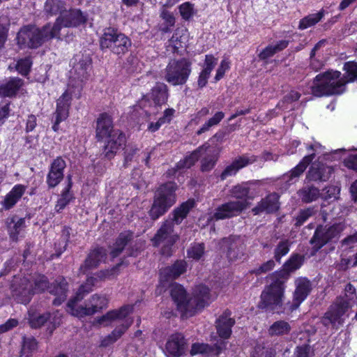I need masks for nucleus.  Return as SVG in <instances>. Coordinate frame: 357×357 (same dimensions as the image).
Wrapping results in <instances>:
<instances>
[{
  "mask_svg": "<svg viewBox=\"0 0 357 357\" xmlns=\"http://www.w3.org/2000/svg\"><path fill=\"white\" fill-rule=\"evenodd\" d=\"M345 74L341 77L339 71H327L319 74L314 79L312 93L317 97L341 94L345 90V85L357 77V63L347 62L344 64Z\"/></svg>",
  "mask_w": 357,
  "mask_h": 357,
  "instance_id": "nucleus-1",
  "label": "nucleus"
},
{
  "mask_svg": "<svg viewBox=\"0 0 357 357\" xmlns=\"http://www.w3.org/2000/svg\"><path fill=\"white\" fill-rule=\"evenodd\" d=\"M356 296L355 287L351 283L347 284L344 288V297L337 298L321 318V323L326 327L332 325L334 328H338L344 322L343 316L351 307L349 301Z\"/></svg>",
  "mask_w": 357,
  "mask_h": 357,
  "instance_id": "nucleus-2",
  "label": "nucleus"
},
{
  "mask_svg": "<svg viewBox=\"0 0 357 357\" xmlns=\"http://www.w3.org/2000/svg\"><path fill=\"white\" fill-rule=\"evenodd\" d=\"M52 38H56V36L50 23L43 26L42 29L34 25L24 26L17 36V44L21 48L36 49Z\"/></svg>",
  "mask_w": 357,
  "mask_h": 357,
  "instance_id": "nucleus-3",
  "label": "nucleus"
},
{
  "mask_svg": "<svg viewBox=\"0 0 357 357\" xmlns=\"http://www.w3.org/2000/svg\"><path fill=\"white\" fill-rule=\"evenodd\" d=\"M281 279L275 277V274L270 276L271 282L265 287L261 294V301L259 307L266 310H278L282 309L284 298L285 282L287 276Z\"/></svg>",
  "mask_w": 357,
  "mask_h": 357,
  "instance_id": "nucleus-4",
  "label": "nucleus"
},
{
  "mask_svg": "<svg viewBox=\"0 0 357 357\" xmlns=\"http://www.w3.org/2000/svg\"><path fill=\"white\" fill-rule=\"evenodd\" d=\"M177 185L175 183L167 182L161 185L155 191L149 216L153 220L163 215L176 203V190Z\"/></svg>",
  "mask_w": 357,
  "mask_h": 357,
  "instance_id": "nucleus-5",
  "label": "nucleus"
},
{
  "mask_svg": "<svg viewBox=\"0 0 357 357\" xmlns=\"http://www.w3.org/2000/svg\"><path fill=\"white\" fill-rule=\"evenodd\" d=\"M131 46V40L113 27L105 28L100 38V47L102 50H108L119 57L126 54Z\"/></svg>",
  "mask_w": 357,
  "mask_h": 357,
  "instance_id": "nucleus-6",
  "label": "nucleus"
},
{
  "mask_svg": "<svg viewBox=\"0 0 357 357\" xmlns=\"http://www.w3.org/2000/svg\"><path fill=\"white\" fill-rule=\"evenodd\" d=\"M191 66L185 58L171 60L165 68V79L173 86L185 84L191 73Z\"/></svg>",
  "mask_w": 357,
  "mask_h": 357,
  "instance_id": "nucleus-7",
  "label": "nucleus"
},
{
  "mask_svg": "<svg viewBox=\"0 0 357 357\" xmlns=\"http://www.w3.org/2000/svg\"><path fill=\"white\" fill-rule=\"evenodd\" d=\"M345 227V225L342 222L335 223L332 225H319L310 243L314 245L316 250H318L328 243L337 241Z\"/></svg>",
  "mask_w": 357,
  "mask_h": 357,
  "instance_id": "nucleus-8",
  "label": "nucleus"
},
{
  "mask_svg": "<svg viewBox=\"0 0 357 357\" xmlns=\"http://www.w3.org/2000/svg\"><path fill=\"white\" fill-rule=\"evenodd\" d=\"M86 22V17L79 9L65 8V11L61 13L55 20L54 23L51 24L52 29L56 38H61V30L62 27H77Z\"/></svg>",
  "mask_w": 357,
  "mask_h": 357,
  "instance_id": "nucleus-9",
  "label": "nucleus"
},
{
  "mask_svg": "<svg viewBox=\"0 0 357 357\" xmlns=\"http://www.w3.org/2000/svg\"><path fill=\"white\" fill-rule=\"evenodd\" d=\"M108 298L105 295L95 294L92 295L85 305H78L72 308L69 312L78 317L91 316L102 309L107 307Z\"/></svg>",
  "mask_w": 357,
  "mask_h": 357,
  "instance_id": "nucleus-10",
  "label": "nucleus"
},
{
  "mask_svg": "<svg viewBox=\"0 0 357 357\" xmlns=\"http://www.w3.org/2000/svg\"><path fill=\"white\" fill-rule=\"evenodd\" d=\"M179 236L174 232L172 221L165 220L151 238L154 247L162 245L165 248H171L178 240Z\"/></svg>",
  "mask_w": 357,
  "mask_h": 357,
  "instance_id": "nucleus-11",
  "label": "nucleus"
},
{
  "mask_svg": "<svg viewBox=\"0 0 357 357\" xmlns=\"http://www.w3.org/2000/svg\"><path fill=\"white\" fill-rule=\"evenodd\" d=\"M222 249L226 252L227 259L230 261L241 259L245 253V244L238 236H229L221 240Z\"/></svg>",
  "mask_w": 357,
  "mask_h": 357,
  "instance_id": "nucleus-12",
  "label": "nucleus"
},
{
  "mask_svg": "<svg viewBox=\"0 0 357 357\" xmlns=\"http://www.w3.org/2000/svg\"><path fill=\"white\" fill-rule=\"evenodd\" d=\"M211 302L209 289L205 285L197 286L190 298V317L193 316L197 310H202Z\"/></svg>",
  "mask_w": 357,
  "mask_h": 357,
  "instance_id": "nucleus-13",
  "label": "nucleus"
},
{
  "mask_svg": "<svg viewBox=\"0 0 357 357\" xmlns=\"http://www.w3.org/2000/svg\"><path fill=\"white\" fill-rule=\"evenodd\" d=\"M247 208L245 200L229 202L218 206L213 215L215 220H224L238 215Z\"/></svg>",
  "mask_w": 357,
  "mask_h": 357,
  "instance_id": "nucleus-14",
  "label": "nucleus"
},
{
  "mask_svg": "<svg viewBox=\"0 0 357 357\" xmlns=\"http://www.w3.org/2000/svg\"><path fill=\"white\" fill-rule=\"evenodd\" d=\"M107 141L104 145L101 155L107 160L114 158L117 151L125 144L126 139L124 133L120 130H116L112 135L106 137Z\"/></svg>",
  "mask_w": 357,
  "mask_h": 357,
  "instance_id": "nucleus-15",
  "label": "nucleus"
},
{
  "mask_svg": "<svg viewBox=\"0 0 357 357\" xmlns=\"http://www.w3.org/2000/svg\"><path fill=\"white\" fill-rule=\"evenodd\" d=\"M106 258L107 251L104 248L96 247L91 249L79 266V273L86 274L89 271L97 268Z\"/></svg>",
  "mask_w": 357,
  "mask_h": 357,
  "instance_id": "nucleus-16",
  "label": "nucleus"
},
{
  "mask_svg": "<svg viewBox=\"0 0 357 357\" xmlns=\"http://www.w3.org/2000/svg\"><path fill=\"white\" fill-rule=\"evenodd\" d=\"M71 100V95L68 91H65L57 100L56 109L52 116V121H54L52 129L55 132L59 130V123L68 118Z\"/></svg>",
  "mask_w": 357,
  "mask_h": 357,
  "instance_id": "nucleus-17",
  "label": "nucleus"
},
{
  "mask_svg": "<svg viewBox=\"0 0 357 357\" xmlns=\"http://www.w3.org/2000/svg\"><path fill=\"white\" fill-rule=\"evenodd\" d=\"M187 263L184 260H177L172 266L162 268L160 271V282L162 287L178 278L186 271Z\"/></svg>",
  "mask_w": 357,
  "mask_h": 357,
  "instance_id": "nucleus-18",
  "label": "nucleus"
},
{
  "mask_svg": "<svg viewBox=\"0 0 357 357\" xmlns=\"http://www.w3.org/2000/svg\"><path fill=\"white\" fill-rule=\"evenodd\" d=\"M171 296L177 306V309L182 313V316L190 317V298L183 286L175 283L171 286Z\"/></svg>",
  "mask_w": 357,
  "mask_h": 357,
  "instance_id": "nucleus-19",
  "label": "nucleus"
},
{
  "mask_svg": "<svg viewBox=\"0 0 357 357\" xmlns=\"http://www.w3.org/2000/svg\"><path fill=\"white\" fill-rule=\"evenodd\" d=\"M280 195L276 192L268 194L252 209L254 215H259L262 213L267 214L277 212L280 208Z\"/></svg>",
  "mask_w": 357,
  "mask_h": 357,
  "instance_id": "nucleus-20",
  "label": "nucleus"
},
{
  "mask_svg": "<svg viewBox=\"0 0 357 357\" xmlns=\"http://www.w3.org/2000/svg\"><path fill=\"white\" fill-rule=\"evenodd\" d=\"M13 297L17 303L27 304L34 294L33 292V284L26 278L20 279L18 284L15 282L13 284Z\"/></svg>",
  "mask_w": 357,
  "mask_h": 357,
  "instance_id": "nucleus-21",
  "label": "nucleus"
},
{
  "mask_svg": "<svg viewBox=\"0 0 357 357\" xmlns=\"http://www.w3.org/2000/svg\"><path fill=\"white\" fill-rule=\"evenodd\" d=\"M117 129H114L113 120L107 113H102L96 120V137L98 141H102L108 137Z\"/></svg>",
  "mask_w": 357,
  "mask_h": 357,
  "instance_id": "nucleus-22",
  "label": "nucleus"
},
{
  "mask_svg": "<svg viewBox=\"0 0 357 357\" xmlns=\"http://www.w3.org/2000/svg\"><path fill=\"white\" fill-rule=\"evenodd\" d=\"M66 167V161L61 157H57L53 160L47 176V183L49 188L56 187L63 180Z\"/></svg>",
  "mask_w": 357,
  "mask_h": 357,
  "instance_id": "nucleus-23",
  "label": "nucleus"
},
{
  "mask_svg": "<svg viewBox=\"0 0 357 357\" xmlns=\"http://www.w3.org/2000/svg\"><path fill=\"white\" fill-rule=\"evenodd\" d=\"M73 68L71 73L76 76L75 79L83 81L89 75L91 68V58L89 55H76L74 58Z\"/></svg>",
  "mask_w": 357,
  "mask_h": 357,
  "instance_id": "nucleus-24",
  "label": "nucleus"
},
{
  "mask_svg": "<svg viewBox=\"0 0 357 357\" xmlns=\"http://www.w3.org/2000/svg\"><path fill=\"white\" fill-rule=\"evenodd\" d=\"M256 157L254 155L249 156L243 155L236 158L231 164L227 166L223 170L220 177L222 181L227 178L235 175L239 169L246 167L250 164H252L256 161Z\"/></svg>",
  "mask_w": 357,
  "mask_h": 357,
  "instance_id": "nucleus-25",
  "label": "nucleus"
},
{
  "mask_svg": "<svg viewBox=\"0 0 357 357\" xmlns=\"http://www.w3.org/2000/svg\"><path fill=\"white\" fill-rule=\"evenodd\" d=\"M231 311L226 310L215 321L217 333L222 338L227 339L231 335V328L235 324V320L231 318Z\"/></svg>",
  "mask_w": 357,
  "mask_h": 357,
  "instance_id": "nucleus-26",
  "label": "nucleus"
},
{
  "mask_svg": "<svg viewBox=\"0 0 357 357\" xmlns=\"http://www.w3.org/2000/svg\"><path fill=\"white\" fill-rule=\"evenodd\" d=\"M314 157V153H311L305 156L294 168L282 176L283 180H284L289 185L295 183L301 175H302L305 172L307 167L312 161Z\"/></svg>",
  "mask_w": 357,
  "mask_h": 357,
  "instance_id": "nucleus-27",
  "label": "nucleus"
},
{
  "mask_svg": "<svg viewBox=\"0 0 357 357\" xmlns=\"http://www.w3.org/2000/svg\"><path fill=\"white\" fill-rule=\"evenodd\" d=\"M333 169L324 164L313 165L306 175V179L312 181H326L329 179Z\"/></svg>",
  "mask_w": 357,
  "mask_h": 357,
  "instance_id": "nucleus-28",
  "label": "nucleus"
},
{
  "mask_svg": "<svg viewBox=\"0 0 357 357\" xmlns=\"http://www.w3.org/2000/svg\"><path fill=\"white\" fill-rule=\"evenodd\" d=\"M68 282L64 278H59L50 287V293L56 298L52 303L54 305H60L67 298Z\"/></svg>",
  "mask_w": 357,
  "mask_h": 357,
  "instance_id": "nucleus-29",
  "label": "nucleus"
},
{
  "mask_svg": "<svg viewBox=\"0 0 357 357\" xmlns=\"http://www.w3.org/2000/svg\"><path fill=\"white\" fill-rule=\"evenodd\" d=\"M304 257L299 254H294L283 265L282 270L275 272V277L282 279V276H287V280L289 279L291 273L298 269L303 264Z\"/></svg>",
  "mask_w": 357,
  "mask_h": 357,
  "instance_id": "nucleus-30",
  "label": "nucleus"
},
{
  "mask_svg": "<svg viewBox=\"0 0 357 357\" xmlns=\"http://www.w3.org/2000/svg\"><path fill=\"white\" fill-rule=\"evenodd\" d=\"M195 202L193 199H188L182 203L179 206L174 209L169 215V220L172 224L179 225L188 216V214L192 208L195 207Z\"/></svg>",
  "mask_w": 357,
  "mask_h": 357,
  "instance_id": "nucleus-31",
  "label": "nucleus"
},
{
  "mask_svg": "<svg viewBox=\"0 0 357 357\" xmlns=\"http://www.w3.org/2000/svg\"><path fill=\"white\" fill-rule=\"evenodd\" d=\"M6 225L10 238L13 241L18 239V235L26 227L25 218L13 215L6 219Z\"/></svg>",
  "mask_w": 357,
  "mask_h": 357,
  "instance_id": "nucleus-32",
  "label": "nucleus"
},
{
  "mask_svg": "<svg viewBox=\"0 0 357 357\" xmlns=\"http://www.w3.org/2000/svg\"><path fill=\"white\" fill-rule=\"evenodd\" d=\"M132 310L133 306L131 305H123L119 310L107 312L105 314L99 317L98 321L100 324L106 323L105 325H107V322H111L116 319H122L126 317L130 313L132 312Z\"/></svg>",
  "mask_w": 357,
  "mask_h": 357,
  "instance_id": "nucleus-33",
  "label": "nucleus"
},
{
  "mask_svg": "<svg viewBox=\"0 0 357 357\" xmlns=\"http://www.w3.org/2000/svg\"><path fill=\"white\" fill-rule=\"evenodd\" d=\"M150 98L155 106H161L167 102L168 99V87L162 82H157L152 88Z\"/></svg>",
  "mask_w": 357,
  "mask_h": 357,
  "instance_id": "nucleus-34",
  "label": "nucleus"
},
{
  "mask_svg": "<svg viewBox=\"0 0 357 357\" xmlns=\"http://www.w3.org/2000/svg\"><path fill=\"white\" fill-rule=\"evenodd\" d=\"M296 287L294 300L296 302V305L298 306L311 291L312 284L307 278H301L296 280Z\"/></svg>",
  "mask_w": 357,
  "mask_h": 357,
  "instance_id": "nucleus-35",
  "label": "nucleus"
},
{
  "mask_svg": "<svg viewBox=\"0 0 357 357\" xmlns=\"http://www.w3.org/2000/svg\"><path fill=\"white\" fill-rule=\"evenodd\" d=\"M184 344V337L182 334H173L166 343V350L174 356H180L183 352Z\"/></svg>",
  "mask_w": 357,
  "mask_h": 357,
  "instance_id": "nucleus-36",
  "label": "nucleus"
},
{
  "mask_svg": "<svg viewBox=\"0 0 357 357\" xmlns=\"http://www.w3.org/2000/svg\"><path fill=\"white\" fill-rule=\"evenodd\" d=\"M209 147V144H204L202 146L192 151L190 155L185 156L183 160H180L176 165V169H182L191 167L198 160L201 155L206 152Z\"/></svg>",
  "mask_w": 357,
  "mask_h": 357,
  "instance_id": "nucleus-37",
  "label": "nucleus"
},
{
  "mask_svg": "<svg viewBox=\"0 0 357 357\" xmlns=\"http://www.w3.org/2000/svg\"><path fill=\"white\" fill-rule=\"evenodd\" d=\"M133 233L130 231L121 232L114 243L110 255L112 258L119 257L125 247L128 245L133 239Z\"/></svg>",
  "mask_w": 357,
  "mask_h": 357,
  "instance_id": "nucleus-38",
  "label": "nucleus"
},
{
  "mask_svg": "<svg viewBox=\"0 0 357 357\" xmlns=\"http://www.w3.org/2000/svg\"><path fill=\"white\" fill-rule=\"evenodd\" d=\"M302 202L308 204L316 201L321 195L320 190L313 185H305L297 192Z\"/></svg>",
  "mask_w": 357,
  "mask_h": 357,
  "instance_id": "nucleus-39",
  "label": "nucleus"
},
{
  "mask_svg": "<svg viewBox=\"0 0 357 357\" xmlns=\"http://www.w3.org/2000/svg\"><path fill=\"white\" fill-rule=\"evenodd\" d=\"M23 84V80L18 77L10 79L6 84L0 85V96L13 97L15 96Z\"/></svg>",
  "mask_w": 357,
  "mask_h": 357,
  "instance_id": "nucleus-40",
  "label": "nucleus"
},
{
  "mask_svg": "<svg viewBox=\"0 0 357 357\" xmlns=\"http://www.w3.org/2000/svg\"><path fill=\"white\" fill-rule=\"evenodd\" d=\"M25 191V187L22 185H16L12 190L6 196L3 206L5 209L8 210L13 207L18 200L22 197Z\"/></svg>",
  "mask_w": 357,
  "mask_h": 357,
  "instance_id": "nucleus-41",
  "label": "nucleus"
},
{
  "mask_svg": "<svg viewBox=\"0 0 357 357\" xmlns=\"http://www.w3.org/2000/svg\"><path fill=\"white\" fill-rule=\"evenodd\" d=\"M48 320L53 323L54 328L60 324V321L56 320L55 316L53 317L50 313L31 315L29 318V324L31 328H37L44 325Z\"/></svg>",
  "mask_w": 357,
  "mask_h": 357,
  "instance_id": "nucleus-42",
  "label": "nucleus"
},
{
  "mask_svg": "<svg viewBox=\"0 0 357 357\" xmlns=\"http://www.w3.org/2000/svg\"><path fill=\"white\" fill-rule=\"evenodd\" d=\"M66 3L61 0H46L44 5V12L47 16H54L65 11Z\"/></svg>",
  "mask_w": 357,
  "mask_h": 357,
  "instance_id": "nucleus-43",
  "label": "nucleus"
},
{
  "mask_svg": "<svg viewBox=\"0 0 357 357\" xmlns=\"http://www.w3.org/2000/svg\"><path fill=\"white\" fill-rule=\"evenodd\" d=\"M291 330L290 324L284 321L280 320L275 321L268 328V335L271 337L273 336H283L288 335Z\"/></svg>",
  "mask_w": 357,
  "mask_h": 357,
  "instance_id": "nucleus-44",
  "label": "nucleus"
},
{
  "mask_svg": "<svg viewBox=\"0 0 357 357\" xmlns=\"http://www.w3.org/2000/svg\"><path fill=\"white\" fill-rule=\"evenodd\" d=\"M93 287L89 285L86 282L82 284L77 291L76 292L75 296L72 298L67 304L68 311L74 308V307L79 305V302L81 301L86 295L92 291Z\"/></svg>",
  "mask_w": 357,
  "mask_h": 357,
  "instance_id": "nucleus-45",
  "label": "nucleus"
},
{
  "mask_svg": "<svg viewBox=\"0 0 357 357\" xmlns=\"http://www.w3.org/2000/svg\"><path fill=\"white\" fill-rule=\"evenodd\" d=\"M37 342L33 337L24 336L22 337L20 357H29L37 349Z\"/></svg>",
  "mask_w": 357,
  "mask_h": 357,
  "instance_id": "nucleus-46",
  "label": "nucleus"
},
{
  "mask_svg": "<svg viewBox=\"0 0 357 357\" xmlns=\"http://www.w3.org/2000/svg\"><path fill=\"white\" fill-rule=\"evenodd\" d=\"M324 17V11L309 15L300 20L298 29L303 30L318 23Z\"/></svg>",
  "mask_w": 357,
  "mask_h": 357,
  "instance_id": "nucleus-47",
  "label": "nucleus"
},
{
  "mask_svg": "<svg viewBox=\"0 0 357 357\" xmlns=\"http://www.w3.org/2000/svg\"><path fill=\"white\" fill-rule=\"evenodd\" d=\"M174 112L175 110L172 108L165 109L163 116L160 117L157 122H151L149 123L148 130L151 132L157 131L162 124L170 122Z\"/></svg>",
  "mask_w": 357,
  "mask_h": 357,
  "instance_id": "nucleus-48",
  "label": "nucleus"
},
{
  "mask_svg": "<svg viewBox=\"0 0 357 357\" xmlns=\"http://www.w3.org/2000/svg\"><path fill=\"white\" fill-rule=\"evenodd\" d=\"M225 117V113L222 112H217L214 116L210 118L197 131V135H200L202 133L208 131L211 128L218 125Z\"/></svg>",
  "mask_w": 357,
  "mask_h": 357,
  "instance_id": "nucleus-49",
  "label": "nucleus"
},
{
  "mask_svg": "<svg viewBox=\"0 0 357 357\" xmlns=\"http://www.w3.org/2000/svg\"><path fill=\"white\" fill-rule=\"evenodd\" d=\"M139 151V149L137 147L136 145H128L124 149V162H123V167H128L130 165L131 162L134 161L137 155L138 152Z\"/></svg>",
  "mask_w": 357,
  "mask_h": 357,
  "instance_id": "nucleus-50",
  "label": "nucleus"
},
{
  "mask_svg": "<svg viewBox=\"0 0 357 357\" xmlns=\"http://www.w3.org/2000/svg\"><path fill=\"white\" fill-rule=\"evenodd\" d=\"M205 252V245L204 243H194L187 250L189 258L199 260Z\"/></svg>",
  "mask_w": 357,
  "mask_h": 357,
  "instance_id": "nucleus-51",
  "label": "nucleus"
},
{
  "mask_svg": "<svg viewBox=\"0 0 357 357\" xmlns=\"http://www.w3.org/2000/svg\"><path fill=\"white\" fill-rule=\"evenodd\" d=\"M291 243L288 239L282 240L278 243L274 250L275 261L280 262L281 258L289 252Z\"/></svg>",
  "mask_w": 357,
  "mask_h": 357,
  "instance_id": "nucleus-52",
  "label": "nucleus"
},
{
  "mask_svg": "<svg viewBox=\"0 0 357 357\" xmlns=\"http://www.w3.org/2000/svg\"><path fill=\"white\" fill-rule=\"evenodd\" d=\"M31 282L33 284V294L43 292L47 289H50L49 281L45 275H38Z\"/></svg>",
  "mask_w": 357,
  "mask_h": 357,
  "instance_id": "nucleus-53",
  "label": "nucleus"
},
{
  "mask_svg": "<svg viewBox=\"0 0 357 357\" xmlns=\"http://www.w3.org/2000/svg\"><path fill=\"white\" fill-rule=\"evenodd\" d=\"M300 97L301 93L295 91H291L290 93L287 94L281 101L278 102L277 107L282 109H289L288 105L298 100Z\"/></svg>",
  "mask_w": 357,
  "mask_h": 357,
  "instance_id": "nucleus-54",
  "label": "nucleus"
},
{
  "mask_svg": "<svg viewBox=\"0 0 357 357\" xmlns=\"http://www.w3.org/2000/svg\"><path fill=\"white\" fill-rule=\"evenodd\" d=\"M10 26V20L6 15L0 16V49L3 46L7 38L8 26Z\"/></svg>",
  "mask_w": 357,
  "mask_h": 357,
  "instance_id": "nucleus-55",
  "label": "nucleus"
},
{
  "mask_svg": "<svg viewBox=\"0 0 357 357\" xmlns=\"http://www.w3.org/2000/svg\"><path fill=\"white\" fill-rule=\"evenodd\" d=\"M179 13L182 18L189 20L195 14L194 5L190 2H185L178 6Z\"/></svg>",
  "mask_w": 357,
  "mask_h": 357,
  "instance_id": "nucleus-56",
  "label": "nucleus"
},
{
  "mask_svg": "<svg viewBox=\"0 0 357 357\" xmlns=\"http://www.w3.org/2000/svg\"><path fill=\"white\" fill-rule=\"evenodd\" d=\"M314 213V211L313 208H307L306 209L300 211L299 213L295 219L296 222L294 225L296 227H301L307 221L310 217L312 216Z\"/></svg>",
  "mask_w": 357,
  "mask_h": 357,
  "instance_id": "nucleus-57",
  "label": "nucleus"
},
{
  "mask_svg": "<svg viewBox=\"0 0 357 357\" xmlns=\"http://www.w3.org/2000/svg\"><path fill=\"white\" fill-rule=\"evenodd\" d=\"M250 188L247 184H241L234 186L231 190V195L237 199H243L248 196Z\"/></svg>",
  "mask_w": 357,
  "mask_h": 357,
  "instance_id": "nucleus-58",
  "label": "nucleus"
},
{
  "mask_svg": "<svg viewBox=\"0 0 357 357\" xmlns=\"http://www.w3.org/2000/svg\"><path fill=\"white\" fill-rule=\"evenodd\" d=\"M31 66V59L25 58L17 61L16 69L22 75H26L30 71Z\"/></svg>",
  "mask_w": 357,
  "mask_h": 357,
  "instance_id": "nucleus-59",
  "label": "nucleus"
},
{
  "mask_svg": "<svg viewBox=\"0 0 357 357\" xmlns=\"http://www.w3.org/2000/svg\"><path fill=\"white\" fill-rule=\"evenodd\" d=\"M217 156L215 155H210L205 157L202 160L201 170L202 172H209L215 166L217 161Z\"/></svg>",
  "mask_w": 357,
  "mask_h": 357,
  "instance_id": "nucleus-60",
  "label": "nucleus"
},
{
  "mask_svg": "<svg viewBox=\"0 0 357 357\" xmlns=\"http://www.w3.org/2000/svg\"><path fill=\"white\" fill-rule=\"evenodd\" d=\"M217 63L218 59L212 54L206 55L202 71L210 75L214 67L217 65Z\"/></svg>",
  "mask_w": 357,
  "mask_h": 357,
  "instance_id": "nucleus-61",
  "label": "nucleus"
},
{
  "mask_svg": "<svg viewBox=\"0 0 357 357\" xmlns=\"http://www.w3.org/2000/svg\"><path fill=\"white\" fill-rule=\"evenodd\" d=\"M119 265L113 267L111 269L102 270L96 273V277L99 280H105L106 279H111L117 275V269Z\"/></svg>",
  "mask_w": 357,
  "mask_h": 357,
  "instance_id": "nucleus-62",
  "label": "nucleus"
},
{
  "mask_svg": "<svg viewBox=\"0 0 357 357\" xmlns=\"http://www.w3.org/2000/svg\"><path fill=\"white\" fill-rule=\"evenodd\" d=\"M275 266V261L273 259H270L266 262L262 264L259 268H257L252 271V273L258 275L262 273H266L271 271Z\"/></svg>",
  "mask_w": 357,
  "mask_h": 357,
  "instance_id": "nucleus-63",
  "label": "nucleus"
},
{
  "mask_svg": "<svg viewBox=\"0 0 357 357\" xmlns=\"http://www.w3.org/2000/svg\"><path fill=\"white\" fill-rule=\"evenodd\" d=\"M311 347L309 344H303L296 347L294 351L295 357H310Z\"/></svg>",
  "mask_w": 357,
  "mask_h": 357,
  "instance_id": "nucleus-64",
  "label": "nucleus"
}]
</instances>
